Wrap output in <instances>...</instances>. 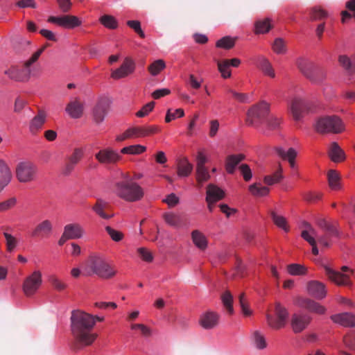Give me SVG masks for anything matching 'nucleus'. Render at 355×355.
<instances>
[{
    "label": "nucleus",
    "instance_id": "obj_18",
    "mask_svg": "<svg viewBox=\"0 0 355 355\" xmlns=\"http://www.w3.org/2000/svg\"><path fill=\"white\" fill-rule=\"evenodd\" d=\"M130 139L145 137L159 132V128L154 125L132 126L129 128Z\"/></svg>",
    "mask_w": 355,
    "mask_h": 355
},
{
    "label": "nucleus",
    "instance_id": "obj_56",
    "mask_svg": "<svg viewBox=\"0 0 355 355\" xmlns=\"http://www.w3.org/2000/svg\"><path fill=\"white\" fill-rule=\"evenodd\" d=\"M42 51H43L42 49L37 50L26 62V63H25L26 69H28V70H30L31 73L33 72V69H37V67H39L40 69V66L33 67V68L32 69H31V65L33 63H35L38 60V58H40V56L42 54Z\"/></svg>",
    "mask_w": 355,
    "mask_h": 355
},
{
    "label": "nucleus",
    "instance_id": "obj_61",
    "mask_svg": "<svg viewBox=\"0 0 355 355\" xmlns=\"http://www.w3.org/2000/svg\"><path fill=\"white\" fill-rule=\"evenodd\" d=\"M137 252L139 254L141 259L146 262H151L153 259L152 253L150 250L145 248H139L137 249Z\"/></svg>",
    "mask_w": 355,
    "mask_h": 355
},
{
    "label": "nucleus",
    "instance_id": "obj_27",
    "mask_svg": "<svg viewBox=\"0 0 355 355\" xmlns=\"http://www.w3.org/2000/svg\"><path fill=\"white\" fill-rule=\"evenodd\" d=\"M250 341L252 346L258 350H263L268 347L267 340L264 334L258 330L252 333Z\"/></svg>",
    "mask_w": 355,
    "mask_h": 355
},
{
    "label": "nucleus",
    "instance_id": "obj_52",
    "mask_svg": "<svg viewBox=\"0 0 355 355\" xmlns=\"http://www.w3.org/2000/svg\"><path fill=\"white\" fill-rule=\"evenodd\" d=\"M236 38L232 37L230 36H225L218 40L216 43V46L218 48L230 49L234 46Z\"/></svg>",
    "mask_w": 355,
    "mask_h": 355
},
{
    "label": "nucleus",
    "instance_id": "obj_20",
    "mask_svg": "<svg viewBox=\"0 0 355 355\" xmlns=\"http://www.w3.org/2000/svg\"><path fill=\"white\" fill-rule=\"evenodd\" d=\"M12 178L10 166L5 160L0 159V193L10 183Z\"/></svg>",
    "mask_w": 355,
    "mask_h": 355
},
{
    "label": "nucleus",
    "instance_id": "obj_60",
    "mask_svg": "<svg viewBox=\"0 0 355 355\" xmlns=\"http://www.w3.org/2000/svg\"><path fill=\"white\" fill-rule=\"evenodd\" d=\"M127 25L132 28L141 37H145V33L141 28V24L137 20H130L127 21Z\"/></svg>",
    "mask_w": 355,
    "mask_h": 355
},
{
    "label": "nucleus",
    "instance_id": "obj_47",
    "mask_svg": "<svg viewBox=\"0 0 355 355\" xmlns=\"http://www.w3.org/2000/svg\"><path fill=\"white\" fill-rule=\"evenodd\" d=\"M282 178V168L279 166L272 175H266L263 178V182L268 185H273L278 183Z\"/></svg>",
    "mask_w": 355,
    "mask_h": 355
},
{
    "label": "nucleus",
    "instance_id": "obj_8",
    "mask_svg": "<svg viewBox=\"0 0 355 355\" xmlns=\"http://www.w3.org/2000/svg\"><path fill=\"white\" fill-rule=\"evenodd\" d=\"M42 283V275L40 270H35L28 276L22 286V289L26 296L33 295L40 288Z\"/></svg>",
    "mask_w": 355,
    "mask_h": 355
},
{
    "label": "nucleus",
    "instance_id": "obj_21",
    "mask_svg": "<svg viewBox=\"0 0 355 355\" xmlns=\"http://www.w3.org/2000/svg\"><path fill=\"white\" fill-rule=\"evenodd\" d=\"M326 275L329 279L338 286H346L349 284V275L343 274L332 270L329 266H324Z\"/></svg>",
    "mask_w": 355,
    "mask_h": 355
},
{
    "label": "nucleus",
    "instance_id": "obj_54",
    "mask_svg": "<svg viewBox=\"0 0 355 355\" xmlns=\"http://www.w3.org/2000/svg\"><path fill=\"white\" fill-rule=\"evenodd\" d=\"M184 112L182 109L178 108L175 110L173 112L171 109H168L166 112L165 121L166 123H169L171 121L175 119L176 118H181L184 116Z\"/></svg>",
    "mask_w": 355,
    "mask_h": 355
},
{
    "label": "nucleus",
    "instance_id": "obj_64",
    "mask_svg": "<svg viewBox=\"0 0 355 355\" xmlns=\"http://www.w3.org/2000/svg\"><path fill=\"white\" fill-rule=\"evenodd\" d=\"M273 51L278 54L284 53L286 52V47L284 41L277 38L275 40L272 46Z\"/></svg>",
    "mask_w": 355,
    "mask_h": 355
},
{
    "label": "nucleus",
    "instance_id": "obj_19",
    "mask_svg": "<svg viewBox=\"0 0 355 355\" xmlns=\"http://www.w3.org/2000/svg\"><path fill=\"white\" fill-rule=\"evenodd\" d=\"M311 321L308 315L294 314L291 319V327L295 333L302 332Z\"/></svg>",
    "mask_w": 355,
    "mask_h": 355
},
{
    "label": "nucleus",
    "instance_id": "obj_62",
    "mask_svg": "<svg viewBox=\"0 0 355 355\" xmlns=\"http://www.w3.org/2000/svg\"><path fill=\"white\" fill-rule=\"evenodd\" d=\"M155 103L150 102L142 107V108L136 113L137 117H144L148 115L154 108Z\"/></svg>",
    "mask_w": 355,
    "mask_h": 355
},
{
    "label": "nucleus",
    "instance_id": "obj_41",
    "mask_svg": "<svg viewBox=\"0 0 355 355\" xmlns=\"http://www.w3.org/2000/svg\"><path fill=\"white\" fill-rule=\"evenodd\" d=\"M276 152L282 159L288 161L295 159L297 155V150L293 148H290L287 150H285L283 148L278 147L276 148Z\"/></svg>",
    "mask_w": 355,
    "mask_h": 355
},
{
    "label": "nucleus",
    "instance_id": "obj_14",
    "mask_svg": "<svg viewBox=\"0 0 355 355\" xmlns=\"http://www.w3.org/2000/svg\"><path fill=\"white\" fill-rule=\"evenodd\" d=\"M219 321L220 315L218 313L207 311L200 315L198 323L202 329L209 330L216 328Z\"/></svg>",
    "mask_w": 355,
    "mask_h": 355
},
{
    "label": "nucleus",
    "instance_id": "obj_24",
    "mask_svg": "<svg viewBox=\"0 0 355 355\" xmlns=\"http://www.w3.org/2000/svg\"><path fill=\"white\" fill-rule=\"evenodd\" d=\"M224 197L225 192L222 189L212 184L207 186L206 202H218Z\"/></svg>",
    "mask_w": 355,
    "mask_h": 355
},
{
    "label": "nucleus",
    "instance_id": "obj_22",
    "mask_svg": "<svg viewBox=\"0 0 355 355\" xmlns=\"http://www.w3.org/2000/svg\"><path fill=\"white\" fill-rule=\"evenodd\" d=\"M51 232V222L49 220H44L35 227L31 233V236L34 238H42L49 236Z\"/></svg>",
    "mask_w": 355,
    "mask_h": 355
},
{
    "label": "nucleus",
    "instance_id": "obj_9",
    "mask_svg": "<svg viewBox=\"0 0 355 355\" xmlns=\"http://www.w3.org/2000/svg\"><path fill=\"white\" fill-rule=\"evenodd\" d=\"M304 291L311 297L323 300L327 295V290L324 283L318 280H309L306 282Z\"/></svg>",
    "mask_w": 355,
    "mask_h": 355
},
{
    "label": "nucleus",
    "instance_id": "obj_16",
    "mask_svg": "<svg viewBox=\"0 0 355 355\" xmlns=\"http://www.w3.org/2000/svg\"><path fill=\"white\" fill-rule=\"evenodd\" d=\"M297 303L300 306L315 314L324 315L327 312V308L324 306L309 298L299 299Z\"/></svg>",
    "mask_w": 355,
    "mask_h": 355
},
{
    "label": "nucleus",
    "instance_id": "obj_17",
    "mask_svg": "<svg viewBox=\"0 0 355 355\" xmlns=\"http://www.w3.org/2000/svg\"><path fill=\"white\" fill-rule=\"evenodd\" d=\"M85 230L79 223H70L64 226L62 239H78L83 237Z\"/></svg>",
    "mask_w": 355,
    "mask_h": 355
},
{
    "label": "nucleus",
    "instance_id": "obj_63",
    "mask_svg": "<svg viewBox=\"0 0 355 355\" xmlns=\"http://www.w3.org/2000/svg\"><path fill=\"white\" fill-rule=\"evenodd\" d=\"M327 17V12L323 9L315 7L312 9L311 18L313 20H318Z\"/></svg>",
    "mask_w": 355,
    "mask_h": 355
},
{
    "label": "nucleus",
    "instance_id": "obj_49",
    "mask_svg": "<svg viewBox=\"0 0 355 355\" xmlns=\"http://www.w3.org/2000/svg\"><path fill=\"white\" fill-rule=\"evenodd\" d=\"M146 150V146L140 145V144H136V145H132L129 146H126L123 148L121 150V153L123 154H128V155H140L145 152Z\"/></svg>",
    "mask_w": 355,
    "mask_h": 355
},
{
    "label": "nucleus",
    "instance_id": "obj_3",
    "mask_svg": "<svg viewBox=\"0 0 355 355\" xmlns=\"http://www.w3.org/2000/svg\"><path fill=\"white\" fill-rule=\"evenodd\" d=\"M85 270L87 274H96L103 279L112 278L116 273L105 259L100 256L91 257L85 263Z\"/></svg>",
    "mask_w": 355,
    "mask_h": 355
},
{
    "label": "nucleus",
    "instance_id": "obj_34",
    "mask_svg": "<svg viewBox=\"0 0 355 355\" xmlns=\"http://www.w3.org/2000/svg\"><path fill=\"white\" fill-rule=\"evenodd\" d=\"M298 69L307 77L310 78L313 75V71L314 69L313 64L302 58H300L296 61Z\"/></svg>",
    "mask_w": 355,
    "mask_h": 355
},
{
    "label": "nucleus",
    "instance_id": "obj_37",
    "mask_svg": "<svg viewBox=\"0 0 355 355\" xmlns=\"http://www.w3.org/2000/svg\"><path fill=\"white\" fill-rule=\"evenodd\" d=\"M107 107L105 103H98L92 111L93 118L96 123L102 122L105 118Z\"/></svg>",
    "mask_w": 355,
    "mask_h": 355
},
{
    "label": "nucleus",
    "instance_id": "obj_50",
    "mask_svg": "<svg viewBox=\"0 0 355 355\" xmlns=\"http://www.w3.org/2000/svg\"><path fill=\"white\" fill-rule=\"evenodd\" d=\"M221 300L227 312L230 314H232L234 313V309L232 306L233 296L229 291H226L223 293L221 295Z\"/></svg>",
    "mask_w": 355,
    "mask_h": 355
},
{
    "label": "nucleus",
    "instance_id": "obj_30",
    "mask_svg": "<svg viewBox=\"0 0 355 355\" xmlns=\"http://www.w3.org/2000/svg\"><path fill=\"white\" fill-rule=\"evenodd\" d=\"M329 156L334 162H340L345 160V154L336 142L331 143L329 148Z\"/></svg>",
    "mask_w": 355,
    "mask_h": 355
},
{
    "label": "nucleus",
    "instance_id": "obj_43",
    "mask_svg": "<svg viewBox=\"0 0 355 355\" xmlns=\"http://www.w3.org/2000/svg\"><path fill=\"white\" fill-rule=\"evenodd\" d=\"M100 23L107 28L116 29L118 27L116 19L110 15H104L99 18Z\"/></svg>",
    "mask_w": 355,
    "mask_h": 355
},
{
    "label": "nucleus",
    "instance_id": "obj_59",
    "mask_svg": "<svg viewBox=\"0 0 355 355\" xmlns=\"http://www.w3.org/2000/svg\"><path fill=\"white\" fill-rule=\"evenodd\" d=\"M105 230L114 241L119 242L123 239V234L121 232L114 230L109 226L106 227Z\"/></svg>",
    "mask_w": 355,
    "mask_h": 355
},
{
    "label": "nucleus",
    "instance_id": "obj_46",
    "mask_svg": "<svg viewBox=\"0 0 355 355\" xmlns=\"http://www.w3.org/2000/svg\"><path fill=\"white\" fill-rule=\"evenodd\" d=\"M340 175L334 170H330L328 173V182L330 187L334 190L340 189Z\"/></svg>",
    "mask_w": 355,
    "mask_h": 355
},
{
    "label": "nucleus",
    "instance_id": "obj_36",
    "mask_svg": "<svg viewBox=\"0 0 355 355\" xmlns=\"http://www.w3.org/2000/svg\"><path fill=\"white\" fill-rule=\"evenodd\" d=\"M193 170V165L187 159L180 160L178 164V175L180 178L189 176Z\"/></svg>",
    "mask_w": 355,
    "mask_h": 355
},
{
    "label": "nucleus",
    "instance_id": "obj_4",
    "mask_svg": "<svg viewBox=\"0 0 355 355\" xmlns=\"http://www.w3.org/2000/svg\"><path fill=\"white\" fill-rule=\"evenodd\" d=\"M15 175L19 183L30 184L37 180L38 168L31 161L21 160L15 166Z\"/></svg>",
    "mask_w": 355,
    "mask_h": 355
},
{
    "label": "nucleus",
    "instance_id": "obj_25",
    "mask_svg": "<svg viewBox=\"0 0 355 355\" xmlns=\"http://www.w3.org/2000/svg\"><path fill=\"white\" fill-rule=\"evenodd\" d=\"M331 319L335 323L345 327H352L355 325V316L350 313H343L333 315Z\"/></svg>",
    "mask_w": 355,
    "mask_h": 355
},
{
    "label": "nucleus",
    "instance_id": "obj_29",
    "mask_svg": "<svg viewBox=\"0 0 355 355\" xmlns=\"http://www.w3.org/2000/svg\"><path fill=\"white\" fill-rule=\"evenodd\" d=\"M243 154L231 155L226 157L225 170L227 173L233 174L237 165L244 159Z\"/></svg>",
    "mask_w": 355,
    "mask_h": 355
},
{
    "label": "nucleus",
    "instance_id": "obj_57",
    "mask_svg": "<svg viewBox=\"0 0 355 355\" xmlns=\"http://www.w3.org/2000/svg\"><path fill=\"white\" fill-rule=\"evenodd\" d=\"M239 303L243 314L245 316H250L252 314V311L248 306L244 293L239 295Z\"/></svg>",
    "mask_w": 355,
    "mask_h": 355
},
{
    "label": "nucleus",
    "instance_id": "obj_10",
    "mask_svg": "<svg viewBox=\"0 0 355 355\" xmlns=\"http://www.w3.org/2000/svg\"><path fill=\"white\" fill-rule=\"evenodd\" d=\"M288 110L293 119L298 121L302 118L305 112L309 110V104L304 98L295 96L289 102Z\"/></svg>",
    "mask_w": 355,
    "mask_h": 355
},
{
    "label": "nucleus",
    "instance_id": "obj_42",
    "mask_svg": "<svg viewBox=\"0 0 355 355\" xmlns=\"http://www.w3.org/2000/svg\"><path fill=\"white\" fill-rule=\"evenodd\" d=\"M163 218L166 224L174 227H179L181 225V218L179 215L168 212L163 214Z\"/></svg>",
    "mask_w": 355,
    "mask_h": 355
},
{
    "label": "nucleus",
    "instance_id": "obj_53",
    "mask_svg": "<svg viewBox=\"0 0 355 355\" xmlns=\"http://www.w3.org/2000/svg\"><path fill=\"white\" fill-rule=\"evenodd\" d=\"M165 67L166 64L163 60H157L149 66L148 70L152 76H157Z\"/></svg>",
    "mask_w": 355,
    "mask_h": 355
},
{
    "label": "nucleus",
    "instance_id": "obj_13",
    "mask_svg": "<svg viewBox=\"0 0 355 355\" xmlns=\"http://www.w3.org/2000/svg\"><path fill=\"white\" fill-rule=\"evenodd\" d=\"M135 67V61L131 58H125L119 68L112 71L111 78L114 80L125 78L134 73Z\"/></svg>",
    "mask_w": 355,
    "mask_h": 355
},
{
    "label": "nucleus",
    "instance_id": "obj_7",
    "mask_svg": "<svg viewBox=\"0 0 355 355\" xmlns=\"http://www.w3.org/2000/svg\"><path fill=\"white\" fill-rule=\"evenodd\" d=\"M275 315L277 318H274L270 314L266 315L268 325L273 329H279L284 327L287 322L288 313L286 309L282 306L279 302L275 304Z\"/></svg>",
    "mask_w": 355,
    "mask_h": 355
},
{
    "label": "nucleus",
    "instance_id": "obj_48",
    "mask_svg": "<svg viewBox=\"0 0 355 355\" xmlns=\"http://www.w3.org/2000/svg\"><path fill=\"white\" fill-rule=\"evenodd\" d=\"M6 250L9 252H13L19 245V240L10 233L4 232Z\"/></svg>",
    "mask_w": 355,
    "mask_h": 355
},
{
    "label": "nucleus",
    "instance_id": "obj_55",
    "mask_svg": "<svg viewBox=\"0 0 355 355\" xmlns=\"http://www.w3.org/2000/svg\"><path fill=\"white\" fill-rule=\"evenodd\" d=\"M210 178V175L205 166L196 167V179L200 183H203Z\"/></svg>",
    "mask_w": 355,
    "mask_h": 355
},
{
    "label": "nucleus",
    "instance_id": "obj_26",
    "mask_svg": "<svg viewBox=\"0 0 355 355\" xmlns=\"http://www.w3.org/2000/svg\"><path fill=\"white\" fill-rule=\"evenodd\" d=\"M46 115L43 111H40L29 122V130L32 134H36L43 127Z\"/></svg>",
    "mask_w": 355,
    "mask_h": 355
},
{
    "label": "nucleus",
    "instance_id": "obj_32",
    "mask_svg": "<svg viewBox=\"0 0 355 355\" xmlns=\"http://www.w3.org/2000/svg\"><path fill=\"white\" fill-rule=\"evenodd\" d=\"M301 236L310 245H313L314 243H315V238L318 237L315 230L307 223H304L303 230L301 232Z\"/></svg>",
    "mask_w": 355,
    "mask_h": 355
},
{
    "label": "nucleus",
    "instance_id": "obj_23",
    "mask_svg": "<svg viewBox=\"0 0 355 355\" xmlns=\"http://www.w3.org/2000/svg\"><path fill=\"white\" fill-rule=\"evenodd\" d=\"M83 105L78 100L70 101L65 107L67 114L73 119H79L83 114Z\"/></svg>",
    "mask_w": 355,
    "mask_h": 355
},
{
    "label": "nucleus",
    "instance_id": "obj_12",
    "mask_svg": "<svg viewBox=\"0 0 355 355\" xmlns=\"http://www.w3.org/2000/svg\"><path fill=\"white\" fill-rule=\"evenodd\" d=\"M47 21L67 29H72L82 24V21L74 15L51 16L48 18Z\"/></svg>",
    "mask_w": 355,
    "mask_h": 355
},
{
    "label": "nucleus",
    "instance_id": "obj_38",
    "mask_svg": "<svg viewBox=\"0 0 355 355\" xmlns=\"http://www.w3.org/2000/svg\"><path fill=\"white\" fill-rule=\"evenodd\" d=\"M271 20L268 18L257 21L254 24V33L263 34L268 33L272 28Z\"/></svg>",
    "mask_w": 355,
    "mask_h": 355
},
{
    "label": "nucleus",
    "instance_id": "obj_44",
    "mask_svg": "<svg viewBox=\"0 0 355 355\" xmlns=\"http://www.w3.org/2000/svg\"><path fill=\"white\" fill-rule=\"evenodd\" d=\"M229 60H217V67L218 70L220 72L222 78H228L231 77V70H230V66L228 64Z\"/></svg>",
    "mask_w": 355,
    "mask_h": 355
},
{
    "label": "nucleus",
    "instance_id": "obj_28",
    "mask_svg": "<svg viewBox=\"0 0 355 355\" xmlns=\"http://www.w3.org/2000/svg\"><path fill=\"white\" fill-rule=\"evenodd\" d=\"M193 245L200 250L205 251L208 247V240L205 235L199 230H193L191 234Z\"/></svg>",
    "mask_w": 355,
    "mask_h": 355
},
{
    "label": "nucleus",
    "instance_id": "obj_40",
    "mask_svg": "<svg viewBox=\"0 0 355 355\" xmlns=\"http://www.w3.org/2000/svg\"><path fill=\"white\" fill-rule=\"evenodd\" d=\"M287 271L293 276H302L307 273V268L301 264L292 263L287 266Z\"/></svg>",
    "mask_w": 355,
    "mask_h": 355
},
{
    "label": "nucleus",
    "instance_id": "obj_1",
    "mask_svg": "<svg viewBox=\"0 0 355 355\" xmlns=\"http://www.w3.org/2000/svg\"><path fill=\"white\" fill-rule=\"evenodd\" d=\"M71 320L75 338L85 345H91L97 337V334L92 332L95 325L94 316L78 310L72 312Z\"/></svg>",
    "mask_w": 355,
    "mask_h": 355
},
{
    "label": "nucleus",
    "instance_id": "obj_6",
    "mask_svg": "<svg viewBox=\"0 0 355 355\" xmlns=\"http://www.w3.org/2000/svg\"><path fill=\"white\" fill-rule=\"evenodd\" d=\"M270 112V105L265 102L252 106L247 114V122L252 125H257L268 116Z\"/></svg>",
    "mask_w": 355,
    "mask_h": 355
},
{
    "label": "nucleus",
    "instance_id": "obj_39",
    "mask_svg": "<svg viewBox=\"0 0 355 355\" xmlns=\"http://www.w3.org/2000/svg\"><path fill=\"white\" fill-rule=\"evenodd\" d=\"M271 217L273 223L282 229L284 232H287L289 230V227L287 224V220L284 216L277 214L275 211H271Z\"/></svg>",
    "mask_w": 355,
    "mask_h": 355
},
{
    "label": "nucleus",
    "instance_id": "obj_33",
    "mask_svg": "<svg viewBox=\"0 0 355 355\" xmlns=\"http://www.w3.org/2000/svg\"><path fill=\"white\" fill-rule=\"evenodd\" d=\"M250 194L257 198L265 197L268 195L270 189L266 186H263L260 182H254L248 187Z\"/></svg>",
    "mask_w": 355,
    "mask_h": 355
},
{
    "label": "nucleus",
    "instance_id": "obj_35",
    "mask_svg": "<svg viewBox=\"0 0 355 355\" xmlns=\"http://www.w3.org/2000/svg\"><path fill=\"white\" fill-rule=\"evenodd\" d=\"M83 155V152L80 149H76L69 158V162L65 166V173H70L74 166L80 161Z\"/></svg>",
    "mask_w": 355,
    "mask_h": 355
},
{
    "label": "nucleus",
    "instance_id": "obj_15",
    "mask_svg": "<svg viewBox=\"0 0 355 355\" xmlns=\"http://www.w3.org/2000/svg\"><path fill=\"white\" fill-rule=\"evenodd\" d=\"M95 158L103 164H111L116 163L121 159V156L111 148H104L95 155Z\"/></svg>",
    "mask_w": 355,
    "mask_h": 355
},
{
    "label": "nucleus",
    "instance_id": "obj_5",
    "mask_svg": "<svg viewBox=\"0 0 355 355\" xmlns=\"http://www.w3.org/2000/svg\"><path fill=\"white\" fill-rule=\"evenodd\" d=\"M320 133L339 134L345 130V125L340 117L333 115L318 119L315 124Z\"/></svg>",
    "mask_w": 355,
    "mask_h": 355
},
{
    "label": "nucleus",
    "instance_id": "obj_58",
    "mask_svg": "<svg viewBox=\"0 0 355 355\" xmlns=\"http://www.w3.org/2000/svg\"><path fill=\"white\" fill-rule=\"evenodd\" d=\"M239 169L245 182H249L252 180V171L248 164H242L239 166Z\"/></svg>",
    "mask_w": 355,
    "mask_h": 355
},
{
    "label": "nucleus",
    "instance_id": "obj_31",
    "mask_svg": "<svg viewBox=\"0 0 355 355\" xmlns=\"http://www.w3.org/2000/svg\"><path fill=\"white\" fill-rule=\"evenodd\" d=\"M257 66L263 71L266 76L272 78L275 77V73L273 68L272 67L271 64L265 57H257Z\"/></svg>",
    "mask_w": 355,
    "mask_h": 355
},
{
    "label": "nucleus",
    "instance_id": "obj_45",
    "mask_svg": "<svg viewBox=\"0 0 355 355\" xmlns=\"http://www.w3.org/2000/svg\"><path fill=\"white\" fill-rule=\"evenodd\" d=\"M49 281L52 287L57 291H63L67 287V284L55 275H50L49 277Z\"/></svg>",
    "mask_w": 355,
    "mask_h": 355
},
{
    "label": "nucleus",
    "instance_id": "obj_2",
    "mask_svg": "<svg viewBox=\"0 0 355 355\" xmlns=\"http://www.w3.org/2000/svg\"><path fill=\"white\" fill-rule=\"evenodd\" d=\"M115 192L120 198L131 202L140 200L144 196L143 188L131 179L117 182Z\"/></svg>",
    "mask_w": 355,
    "mask_h": 355
},
{
    "label": "nucleus",
    "instance_id": "obj_51",
    "mask_svg": "<svg viewBox=\"0 0 355 355\" xmlns=\"http://www.w3.org/2000/svg\"><path fill=\"white\" fill-rule=\"evenodd\" d=\"M18 202L17 198L15 196L10 197L3 201L0 202L1 212H6L14 209Z\"/></svg>",
    "mask_w": 355,
    "mask_h": 355
},
{
    "label": "nucleus",
    "instance_id": "obj_11",
    "mask_svg": "<svg viewBox=\"0 0 355 355\" xmlns=\"http://www.w3.org/2000/svg\"><path fill=\"white\" fill-rule=\"evenodd\" d=\"M5 74L15 81H27L31 76L37 77L40 76V68L33 69V72L26 69H19L17 67H11L5 71Z\"/></svg>",
    "mask_w": 355,
    "mask_h": 355
}]
</instances>
